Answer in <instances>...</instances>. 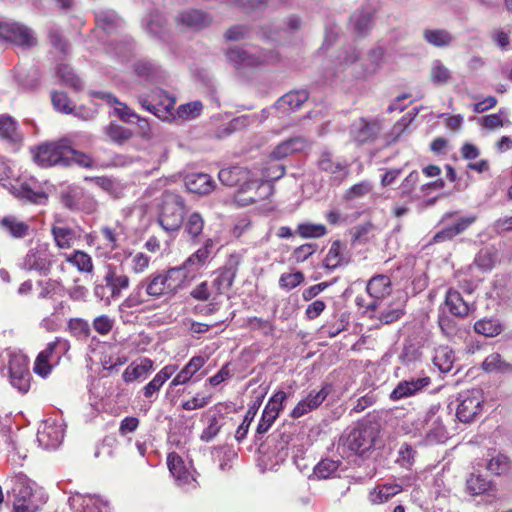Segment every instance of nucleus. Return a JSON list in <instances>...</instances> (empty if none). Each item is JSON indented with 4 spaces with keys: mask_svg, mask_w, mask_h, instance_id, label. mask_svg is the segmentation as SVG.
Wrapping results in <instances>:
<instances>
[{
    "mask_svg": "<svg viewBox=\"0 0 512 512\" xmlns=\"http://www.w3.org/2000/svg\"><path fill=\"white\" fill-rule=\"evenodd\" d=\"M227 62L235 69L240 76L248 72L274 63L278 55L271 50H248L239 46H233L225 52Z\"/></svg>",
    "mask_w": 512,
    "mask_h": 512,
    "instance_id": "obj_1",
    "label": "nucleus"
},
{
    "mask_svg": "<svg viewBox=\"0 0 512 512\" xmlns=\"http://www.w3.org/2000/svg\"><path fill=\"white\" fill-rule=\"evenodd\" d=\"M33 485L34 483L22 474L12 479L14 512H37L46 503L45 494L41 490L34 489Z\"/></svg>",
    "mask_w": 512,
    "mask_h": 512,
    "instance_id": "obj_2",
    "label": "nucleus"
},
{
    "mask_svg": "<svg viewBox=\"0 0 512 512\" xmlns=\"http://www.w3.org/2000/svg\"><path fill=\"white\" fill-rule=\"evenodd\" d=\"M141 281L144 284L145 294L153 299L173 297L180 290L185 288L181 282L179 273L174 271L172 267L151 273Z\"/></svg>",
    "mask_w": 512,
    "mask_h": 512,
    "instance_id": "obj_3",
    "label": "nucleus"
},
{
    "mask_svg": "<svg viewBox=\"0 0 512 512\" xmlns=\"http://www.w3.org/2000/svg\"><path fill=\"white\" fill-rule=\"evenodd\" d=\"M378 434L379 430L376 426L360 424L340 440L337 449L343 455L347 452L364 455L376 445Z\"/></svg>",
    "mask_w": 512,
    "mask_h": 512,
    "instance_id": "obj_4",
    "label": "nucleus"
},
{
    "mask_svg": "<svg viewBox=\"0 0 512 512\" xmlns=\"http://www.w3.org/2000/svg\"><path fill=\"white\" fill-rule=\"evenodd\" d=\"M185 214L184 200L178 194L163 192L158 214L159 225L167 232L178 231Z\"/></svg>",
    "mask_w": 512,
    "mask_h": 512,
    "instance_id": "obj_5",
    "label": "nucleus"
},
{
    "mask_svg": "<svg viewBox=\"0 0 512 512\" xmlns=\"http://www.w3.org/2000/svg\"><path fill=\"white\" fill-rule=\"evenodd\" d=\"M32 151L34 161L41 167L69 165L71 146L67 139L43 143Z\"/></svg>",
    "mask_w": 512,
    "mask_h": 512,
    "instance_id": "obj_6",
    "label": "nucleus"
},
{
    "mask_svg": "<svg viewBox=\"0 0 512 512\" xmlns=\"http://www.w3.org/2000/svg\"><path fill=\"white\" fill-rule=\"evenodd\" d=\"M129 284L130 279L127 275L110 268L103 277V283L94 287V295L105 305H109L121 297L122 292L129 287Z\"/></svg>",
    "mask_w": 512,
    "mask_h": 512,
    "instance_id": "obj_7",
    "label": "nucleus"
},
{
    "mask_svg": "<svg viewBox=\"0 0 512 512\" xmlns=\"http://www.w3.org/2000/svg\"><path fill=\"white\" fill-rule=\"evenodd\" d=\"M213 247L212 239H207L202 247L190 255L180 266L172 267L179 273L184 287L189 285L206 266Z\"/></svg>",
    "mask_w": 512,
    "mask_h": 512,
    "instance_id": "obj_8",
    "label": "nucleus"
},
{
    "mask_svg": "<svg viewBox=\"0 0 512 512\" xmlns=\"http://www.w3.org/2000/svg\"><path fill=\"white\" fill-rule=\"evenodd\" d=\"M138 102L145 110L162 120L175 119L176 100L161 89L153 91L148 96H139Z\"/></svg>",
    "mask_w": 512,
    "mask_h": 512,
    "instance_id": "obj_9",
    "label": "nucleus"
},
{
    "mask_svg": "<svg viewBox=\"0 0 512 512\" xmlns=\"http://www.w3.org/2000/svg\"><path fill=\"white\" fill-rule=\"evenodd\" d=\"M456 416L463 423H470L482 411L484 396L482 390L473 388L458 394L456 398Z\"/></svg>",
    "mask_w": 512,
    "mask_h": 512,
    "instance_id": "obj_10",
    "label": "nucleus"
},
{
    "mask_svg": "<svg viewBox=\"0 0 512 512\" xmlns=\"http://www.w3.org/2000/svg\"><path fill=\"white\" fill-rule=\"evenodd\" d=\"M271 190V185L263 181L258 172L255 171L250 179L237 189L234 197L240 206H247L265 199L269 196Z\"/></svg>",
    "mask_w": 512,
    "mask_h": 512,
    "instance_id": "obj_11",
    "label": "nucleus"
},
{
    "mask_svg": "<svg viewBox=\"0 0 512 512\" xmlns=\"http://www.w3.org/2000/svg\"><path fill=\"white\" fill-rule=\"evenodd\" d=\"M8 376L10 384L21 393L30 388V372L28 359L21 353H12L8 362Z\"/></svg>",
    "mask_w": 512,
    "mask_h": 512,
    "instance_id": "obj_12",
    "label": "nucleus"
},
{
    "mask_svg": "<svg viewBox=\"0 0 512 512\" xmlns=\"http://www.w3.org/2000/svg\"><path fill=\"white\" fill-rule=\"evenodd\" d=\"M3 186L7 187L16 198L29 203L43 204L47 200V195L36 187L37 181L33 178L16 179L13 183H3Z\"/></svg>",
    "mask_w": 512,
    "mask_h": 512,
    "instance_id": "obj_13",
    "label": "nucleus"
},
{
    "mask_svg": "<svg viewBox=\"0 0 512 512\" xmlns=\"http://www.w3.org/2000/svg\"><path fill=\"white\" fill-rule=\"evenodd\" d=\"M51 233L58 248L69 249L81 238L82 229L78 225H70L62 218L56 217Z\"/></svg>",
    "mask_w": 512,
    "mask_h": 512,
    "instance_id": "obj_14",
    "label": "nucleus"
},
{
    "mask_svg": "<svg viewBox=\"0 0 512 512\" xmlns=\"http://www.w3.org/2000/svg\"><path fill=\"white\" fill-rule=\"evenodd\" d=\"M64 438V425L55 419L45 420L39 427L37 440L44 449H56Z\"/></svg>",
    "mask_w": 512,
    "mask_h": 512,
    "instance_id": "obj_15",
    "label": "nucleus"
},
{
    "mask_svg": "<svg viewBox=\"0 0 512 512\" xmlns=\"http://www.w3.org/2000/svg\"><path fill=\"white\" fill-rule=\"evenodd\" d=\"M286 398L287 395L284 391H278L268 400L257 425V436L263 435L269 430L283 409V402Z\"/></svg>",
    "mask_w": 512,
    "mask_h": 512,
    "instance_id": "obj_16",
    "label": "nucleus"
},
{
    "mask_svg": "<svg viewBox=\"0 0 512 512\" xmlns=\"http://www.w3.org/2000/svg\"><path fill=\"white\" fill-rule=\"evenodd\" d=\"M0 38L21 46H32L36 43L32 30L19 23H0Z\"/></svg>",
    "mask_w": 512,
    "mask_h": 512,
    "instance_id": "obj_17",
    "label": "nucleus"
},
{
    "mask_svg": "<svg viewBox=\"0 0 512 512\" xmlns=\"http://www.w3.org/2000/svg\"><path fill=\"white\" fill-rule=\"evenodd\" d=\"M51 266L47 248L44 246H37L30 249L21 263V268L28 271H37L40 274L46 275Z\"/></svg>",
    "mask_w": 512,
    "mask_h": 512,
    "instance_id": "obj_18",
    "label": "nucleus"
},
{
    "mask_svg": "<svg viewBox=\"0 0 512 512\" xmlns=\"http://www.w3.org/2000/svg\"><path fill=\"white\" fill-rule=\"evenodd\" d=\"M330 389L328 386L322 387L319 391H311L307 397L294 407L291 412V417L294 419L300 418L310 411L318 408L329 395Z\"/></svg>",
    "mask_w": 512,
    "mask_h": 512,
    "instance_id": "obj_19",
    "label": "nucleus"
},
{
    "mask_svg": "<svg viewBox=\"0 0 512 512\" xmlns=\"http://www.w3.org/2000/svg\"><path fill=\"white\" fill-rule=\"evenodd\" d=\"M177 371V366L174 364L165 365L154 377L142 388L143 396L150 402H154L157 395L165 384Z\"/></svg>",
    "mask_w": 512,
    "mask_h": 512,
    "instance_id": "obj_20",
    "label": "nucleus"
},
{
    "mask_svg": "<svg viewBox=\"0 0 512 512\" xmlns=\"http://www.w3.org/2000/svg\"><path fill=\"white\" fill-rule=\"evenodd\" d=\"M431 380L427 376L411 378L398 383L390 394L393 401L400 400L415 395L430 384Z\"/></svg>",
    "mask_w": 512,
    "mask_h": 512,
    "instance_id": "obj_21",
    "label": "nucleus"
},
{
    "mask_svg": "<svg viewBox=\"0 0 512 512\" xmlns=\"http://www.w3.org/2000/svg\"><path fill=\"white\" fill-rule=\"evenodd\" d=\"M212 18L205 12L200 10L182 11L176 17V24L184 29L200 30L208 26Z\"/></svg>",
    "mask_w": 512,
    "mask_h": 512,
    "instance_id": "obj_22",
    "label": "nucleus"
},
{
    "mask_svg": "<svg viewBox=\"0 0 512 512\" xmlns=\"http://www.w3.org/2000/svg\"><path fill=\"white\" fill-rule=\"evenodd\" d=\"M308 147L309 143L304 137H292L278 144L271 152L270 157L273 160H282L295 153L304 152Z\"/></svg>",
    "mask_w": 512,
    "mask_h": 512,
    "instance_id": "obj_23",
    "label": "nucleus"
},
{
    "mask_svg": "<svg viewBox=\"0 0 512 512\" xmlns=\"http://www.w3.org/2000/svg\"><path fill=\"white\" fill-rule=\"evenodd\" d=\"M168 468L181 487L193 486L196 482L193 474L185 467L182 458L176 453H170L167 457Z\"/></svg>",
    "mask_w": 512,
    "mask_h": 512,
    "instance_id": "obj_24",
    "label": "nucleus"
},
{
    "mask_svg": "<svg viewBox=\"0 0 512 512\" xmlns=\"http://www.w3.org/2000/svg\"><path fill=\"white\" fill-rule=\"evenodd\" d=\"M254 172L243 166H231L221 169L218 173V178L223 185L237 187L238 189L250 179Z\"/></svg>",
    "mask_w": 512,
    "mask_h": 512,
    "instance_id": "obj_25",
    "label": "nucleus"
},
{
    "mask_svg": "<svg viewBox=\"0 0 512 512\" xmlns=\"http://www.w3.org/2000/svg\"><path fill=\"white\" fill-rule=\"evenodd\" d=\"M379 130L380 126L377 121H367L361 118L352 124L350 134L355 142L363 144L374 140Z\"/></svg>",
    "mask_w": 512,
    "mask_h": 512,
    "instance_id": "obj_26",
    "label": "nucleus"
},
{
    "mask_svg": "<svg viewBox=\"0 0 512 512\" xmlns=\"http://www.w3.org/2000/svg\"><path fill=\"white\" fill-rule=\"evenodd\" d=\"M367 292L374 299L367 306L370 310H376L377 300L389 295L391 292V281L386 275L372 277L367 284Z\"/></svg>",
    "mask_w": 512,
    "mask_h": 512,
    "instance_id": "obj_27",
    "label": "nucleus"
},
{
    "mask_svg": "<svg viewBox=\"0 0 512 512\" xmlns=\"http://www.w3.org/2000/svg\"><path fill=\"white\" fill-rule=\"evenodd\" d=\"M154 370V362L149 358H142L139 362L129 364L123 374L124 382L143 381Z\"/></svg>",
    "mask_w": 512,
    "mask_h": 512,
    "instance_id": "obj_28",
    "label": "nucleus"
},
{
    "mask_svg": "<svg viewBox=\"0 0 512 512\" xmlns=\"http://www.w3.org/2000/svg\"><path fill=\"white\" fill-rule=\"evenodd\" d=\"M206 359L203 356H194L189 362L176 374L169 384V388L173 389L176 386L188 383L196 373L204 366Z\"/></svg>",
    "mask_w": 512,
    "mask_h": 512,
    "instance_id": "obj_29",
    "label": "nucleus"
},
{
    "mask_svg": "<svg viewBox=\"0 0 512 512\" xmlns=\"http://www.w3.org/2000/svg\"><path fill=\"white\" fill-rule=\"evenodd\" d=\"M476 221V216H467L458 219L453 225L443 227L434 237V243H441L452 240L455 236L463 233L469 226Z\"/></svg>",
    "mask_w": 512,
    "mask_h": 512,
    "instance_id": "obj_30",
    "label": "nucleus"
},
{
    "mask_svg": "<svg viewBox=\"0 0 512 512\" xmlns=\"http://www.w3.org/2000/svg\"><path fill=\"white\" fill-rule=\"evenodd\" d=\"M309 94L306 90L292 91L282 96L276 102V109L282 113H289L299 109L307 100Z\"/></svg>",
    "mask_w": 512,
    "mask_h": 512,
    "instance_id": "obj_31",
    "label": "nucleus"
},
{
    "mask_svg": "<svg viewBox=\"0 0 512 512\" xmlns=\"http://www.w3.org/2000/svg\"><path fill=\"white\" fill-rule=\"evenodd\" d=\"M444 306L457 318H464L470 312V305L465 301L462 295L454 289L446 292Z\"/></svg>",
    "mask_w": 512,
    "mask_h": 512,
    "instance_id": "obj_32",
    "label": "nucleus"
},
{
    "mask_svg": "<svg viewBox=\"0 0 512 512\" xmlns=\"http://www.w3.org/2000/svg\"><path fill=\"white\" fill-rule=\"evenodd\" d=\"M185 186L188 191L206 195L214 188L212 178L205 173H192L185 177Z\"/></svg>",
    "mask_w": 512,
    "mask_h": 512,
    "instance_id": "obj_33",
    "label": "nucleus"
},
{
    "mask_svg": "<svg viewBox=\"0 0 512 512\" xmlns=\"http://www.w3.org/2000/svg\"><path fill=\"white\" fill-rule=\"evenodd\" d=\"M438 324L443 335L450 340L461 339L466 334V329L456 319L447 315L445 311L439 314Z\"/></svg>",
    "mask_w": 512,
    "mask_h": 512,
    "instance_id": "obj_34",
    "label": "nucleus"
},
{
    "mask_svg": "<svg viewBox=\"0 0 512 512\" xmlns=\"http://www.w3.org/2000/svg\"><path fill=\"white\" fill-rule=\"evenodd\" d=\"M486 469L494 475L500 476L506 474L510 469L509 458L495 450H490L486 454Z\"/></svg>",
    "mask_w": 512,
    "mask_h": 512,
    "instance_id": "obj_35",
    "label": "nucleus"
},
{
    "mask_svg": "<svg viewBox=\"0 0 512 512\" xmlns=\"http://www.w3.org/2000/svg\"><path fill=\"white\" fill-rule=\"evenodd\" d=\"M321 170L334 175L335 179L341 182L349 173L348 165L339 161H334L332 155L328 152L322 154L319 160Z\"/></svg>",
    "mask_w": 512,
    "mask_h": 512,
    "instance_id": "obj_36",
    "label": "nucleus"
},
{
    "mask_svg": "<svg viewBox=\"0 0 512 512\" xmlns=\"http://www.w3.org/2000/svg\"><path fill=\"white\" fill-rule=\"evenodd\" d=\"M0 224L1 228L13 238H24L30 232L28 223L12 215L3 217Z\"/></svg>",
    "mask_w": 512,
    "mask_h": 512,
    "instance_id": "obj_37",
    "label": "nucleus"
},
{
    "mask_svg": "<svg viewBox=\"0 0 512 512\" xmlns=\"http://www.w3.org/2000/svg\"><path fill=\"white\" fill-rule=\"evenodd\" d=\"M71 505L76 504L82 507L80 512H109L107 502L96 496H74L70 499Z\"/></svg>",
    "mask_w": 512,
    "mask_h": 512,
    "instance_id": "obj_38",
    "label": "nucleus"
},
{
    "mask_svg": "<svg viewBox=\"0 0 512 512\" xmlns=\"http://www.w3.org/2000/svg\"><path fill=\"white\" fill-rule=\"evenodd\" d=\"M135 73L149 81H159L164 78V71L150 60L142 59L134 64Z\"/></svg>",
    "mask_w": 512,
    "mask_h": 512,
    "instance_id": "obj_39",
    "label": "nucleus"
},
{
    "mask_svg": "<svg viewBox=\"0 0 512 512\" xmlns=\"http://www.w3.org/2000/svg\"><path fill=\"white\" fill-rule=\"evenodd\" d=\"M94 97L101 98L107 101L109 104H117L115 112L125 122L134 123L139 120V116L134 113L128 106L120 103L115 96L107 92L96 91L92 94Z\"/></svg>",
    "mask_w": 512,
    "mask_h": 512,
    "instance_id": "obj_40",
    "label": "nucleus"
},
{
    "mask_svg": "<svg viewBox=\"0 0 512 512\" xmlns=\"http://www.w3.org/2000/svg\"><path fill=\"white\" fill-rule=\"evenodd\" d=\"M143 28L152 36L164 40L166 36V20L160 12H153L142 21Z\"/></svg>",
    "mask_w": 512,
    "mask_h": 512,
    "instance_id": "obj_41",
    "label": "nucleus"
},
{
    "mask_svg": "<svg viewBox=\"0 0 512 512\" xmlns=\"http://www.w3.org/2000/svg\"><path fill=\"white\" fill-rule=\"evenodd\" d=\"M349 262V258L344 253V248L340 241H334L324 259V267L334 270Z\"/></svg>",
    "mask_w": 512,
    "mask_h": 512,
    "instance_id": "obj_42",
    "label": "nucleus"
},
{
    "mask_svg": "<svg viewBox=\"0 0 512 512\" xmlns=\"http://www.w3.org/2000/svg\"><path fill=\"white\" fill-rule=\"evenodd\" d=\"M423 38L428 44L438 48L448 47L454 41V36L445 29H425Z\"/></svg>",
    "mask_w": 512,
    "mask_h": 512,
    "instance_id": "obj_43",
    "label": "nucleus"
},
{
    "mask_svg": "<svg viewBox=\"0 0 512 512\" xmlns=\"http://www.w3.org/2000/svg\"><path fill=\"white\" fill-rule=\"evenodd\" d=\"M85 180L94 182L95 185L103 189L115 199H119L124 196L125 185L115 179L102 176L86 178Z\"/></svg>",
    "mask_w": 512,
    "mask_h": 512,
    "instance_id": "obj_44",
    "label": "nucleus"
},
{
    "mask_svg": "<svg viewBox=\"0 0 512 512\" xmlns=\"http://www.w3.org/2000/svg\"><path fill=\"white\" fill-rule=\"evenodd\" d=\"M402 491V487L397 483H385L378 485L370 492V501L374 504H380L388 501L391 497Z\"/></svg>",
    "mask_w": 512,
    "mask_h": 512,
    "instance_id": "obj_45",
    "label": "nucleus"
},
{
    "mask_svg": "<svg viewBox=\"0 0 512 512\" xmlns=\"http://www.w3.org/2000/svg\"><path fill=\"white\" fill-rule=\"evenodd\" d=\"M454 361V352L448 346H440L435 349L433 363L442 373L451 371Z\"/></svg>",
    "mask_w": 512,
    "mask_h": 512,
    "instance_id": "obj_46",
    "label": "nucleus"
},
{
    "mask_svg": "<svg viewBox=\"0 0 512 512\" xmlns=\"http://www.w3.org/2000/svg\"><path fill=\"white\" fill-rule=\"evenodd\" d=\"M143 286L144 284L142 281L135 286L131 293L120 304V311L126 312L128 310L135 309L148 301L145 297L147 295L145 294V288Z\"/></svg>",
    "mask_w": 512,
    "mask_h": 512,
    "instance_id": "obj_47",
    "label": "nucleus"
},
{
    "mask_svg": "<svg viewBox=\"0 0 512 512\" xmlns=\"http://www.w3.org/2000/svg\"><path fill=\"white\" fill-rule=\"evenodd\" d=\"M69 349V341L64 338L57 337L54 341L48 343L46 348L40 353L45 354L47 358L57 364L61 357L65 355Z\"/></svg>",
    "mask_w": 512,
    "mask_h": 512,
    "instance_id": "obj_48",
    "label": "nucleus"
},
{
    "mask_svg": "<svg viewBox=\"0 0 512 512\" xmlns=\"http://www.w3.org/2000/svg\"><path fill=\"white\" fill-rule=\"evenodd\" d=\"M96 27L106 33L113 32L120 25V18L112 10H100L95 15Z\"/></svg>",
    "mask_w": 512,
    "mask_h": 512,
    "instance_id": "obj_49",
    "label": "nucleus"
},
{
    "mask_svg": "<svg viewBox=\"0 0 512 512\" xmlns=\"http://www.w3.org/2000/svg\"><path fill=\"white\" fill-rule=\"evenodd\" d=\"M0 138L11 143L21 140L15 120L8 115L0 116Z\"/></svg>",
    "mask_w": 512,
    "mask_h": 512,
    "instance_id": "obj_50",
    "label": "nucleus"
},
{
    "mask_svg": "<svg viewBox=\"0 0 512 512\" xmlns=\"http://www.w3.org/2000/svg\"><path fill=\"white\" fill-rule=\"evenodd\" d=\"M15 79L23 89H34L39 84V72L36 68L24 69L19 67L15 72Z\"/></svg>",
    "mask_w": 512,
    "mask_h": 512,
    "instance_id": "obj_51",
    "label": "nucleus"
},
{
    "mask_svg": "<svg viewBox=\"0 0 512 512\" xmlns=\"http://www.w3.org/2000/svg\"><path fill=\"white\" fill-rule=\"evenodd\" d=\"M351 22L354 29L359 34L366 33L372 27L373 23V10L371 8H365L361 11L355 12L351 16Z\"/></svg>",
    "mask_w": 512,
    "mask_h": 512,
    "instance_id": "obj_52",
    "label": "nucleus"
},
{
    "mask_svg": "<svg viewBox=\"0 0 512 512\" xmlns=\"http://www.w3.org/2000/svg\"><path fill=\"white\" fill-rule=\"evenodd\" d=\"M486 372L512 373V365L502 359L498 353L488 355L482 363Z\"/></svg>",
    "mask_w": 512,
    "mask_h": 512,
    "instance_id": "obj_53",
    "label": "nucleus"
},
{
    "mask_svg": "<svg viewBox=\"0 0 512 512\" xmlns=\"http://www.w3.org/2000/svg\"><path fill=\"white\" fill-rule=\"evenodd\" d=\"M491 490V482L479 474H471L466 480V491L473 496L484 494Z\"/></svg>",
    "mask_w": 512,
    "mask_h": 512,
    "instance_id": "obj_54",
    "label": "nucleus"
},
{
    "mask_svg": "<svg viewBox=\"0 0 512 512\" xmlns=\"http://www.w3.org/2000/svg\"><path fill=\"white\" fill-rule=\"evenodd\" d=\"M65 259L68 263L75 266L80 272L89 273L93 270L92 258L81 250H77L70 255H66Z\"/></svg>",
    "mask_w": 512,
    "mask_h": 512,
    "instance_id": "obj_55",
    "label": "nucleus"
},
{
    "mask_svg": "<svg viewBox=\"0 0 512 512\" xmlns=\"http://www.w3.org/2000/svg\"><path fill=\"white\" fill-rule=\"evenodd\" d=\"M235 271L232 269L222 270L212 281L211 287L216 295H221L224 290L229 289L234 281Z\"/></svg>",
    "mask_w": 512,
    "mask_h": 512,
    "instance_id": "obj_56",
    "label": "nucleus"
},
{
    "mask_svg": "<svg viewBox=\"0 0 512 512\" xmlns=\"http://www.w3.org/2000/svg\"><path fill=\"white\" fill-rule=\"evenodd\" d=\"M67 329L73 337L79 340L88 339L91 333L89 323L82 318L69 319L67 323Z\"/></svg>",
    "mask_w": 512,
    "mask_h": 512,
    "instance_id": "obj_57",
    "label": "nucleus"
},
{
    "mask_svg": "<svg viewBox=\"0 0 512 512\" xmlns=\"http://www.w3.org/2000/svg\"><path fill=\"white\" fill-rule=\"evenodd\" d=\"M342 462L340 460L323 459L314 468V474L318 478L327 479L336 475Z\"/></svg>",
    "mask_w": 512,
    "mask_h": 512,
    "instance_id": "obj_58",
    "label": "nucleus"
},
{
    "mask_svg": "<svg viewBox=\"0 0 512 512\" xmlns=\"http://www.w3.org/2000/svg\"><path fill=\"white\" fill-rule=\"evenodd\" d=\"M430 78L436 85H445L451 79V71L440 60L436 59L431 64Z\"/></svg>",
    "mask_w": 512,
    "mask_h": 512,
    "instance_id": "obj_59",
    "label": "nucleus"
},
{
    "mask_svg": "<svg viewBox=\"0 0 512 512\" xmlns=\"http://www.w3.org/2000/svg\"><path fill=\"white\" fill-rule=\"evenodd\" d=\"M474 330L486 337H494L501 333L502 326L496 319H481L474 324Z\"/></svg>",
    "mask_w": 512,
    "mask_h": 512,
    "instance_id": "obj_60",
    "label": "nucleus"
},
{
    "mask_svg": "<svg viewBox=\"0 0 512 512\" xmlns=\"http://www.w3.org/2000/svg\"><path fill=\"white\" fill-rule=\"evenodd\" d=\"M296 232L302 238H319L326 234V227L322 224L301 223L297 226Z\"/></svg>",
    "mask_w": 512,
    "mask_h": 512,
    "instance_id": "obj_61",
    "label": "nucleus"
},
{
    "mask_svg": "<svg viewBox=\"0 0 512 512\" xmlns=\"http://www.w3.org/2000/svg\"><path fill=\"white\" fill-rule=\"evenodd\" d=\"M57 75L66 85H69L76 90L83 88L81 79L74 74L73 70L68 65H59L57 68Z\"/></svg>",
    "mask_w": 512,
    "mask_h": 512,
    "instance_id": "obj_62",
    "label": "nucleus"
},
{
    "mask_svg": "<svg viewBox=\"0 0 512 512\" xmlns=\"http://www.w3.org/2000/svg\"><path fill=\"white\" fill-rule=\"evenodd\" d=\"M203 227L204 220L197 212L191 213L184 224L185 232L193 239L202 233Z\"/></svg>",
    "mask_w": 512,
    "mask_h": 512,
    "instance_id": "obj_63",
    "label": "nucleus"
},
{
    "mask_svg": "<svg viewBox=\"0 0 512 512\" xmlns=\"http://www.w3.org/2000/svg\"><path fill=\"white\" fill-rule=\"evenodd\" d=\"M358 58L359 53L356 50V48L352 46L344 48L337 57V69L341 71L345 70L348 66L355 63L358 60Z\"/></svg>",
    "mask_w": 512,
    "mask_h": 512,
    "instance_id": "obj_64",
    "label": "nucleus"
}]
</instances>
